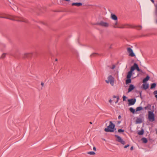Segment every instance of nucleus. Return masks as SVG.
I'll return each mask as SVG.
<instances>
[{
	"mask_svg": "<svg viewBox=\"0 0 157 157\" xmlns=\"http://www.w3.org/2000/svg\"><path fill=\"white\" fill-rule=\"evenodd\" d=\"M118 24V22L117 20L115 23H114V25H115L114 26V27L116 28H140V29H137L138 30H140L141 29L142 27L141 25H138V26H135L134 27H132L131 25H129V24H126L124 25V26L122 27H117L116 26V25H117Z\"/></svg>",
	"mask_w": 157,
	"mask_h": 157,
	"instance_id": "f257e3e1",
	"label": "nucleus"
},
{
	"mask_svg": "<svg viewBox=\"0 0 157 157\" xmlns=\"http://www.w3.org/2000/svg\"><path fill=\"white\" fill-rule=\"evenodd\" d=\"M115 125L112 122V121H109V124L107 128L105 129L104 130L106 132H113L115 130H116V128H115Z\"/></svg>",
	"mask_w": 157,
	"mask_h": 157,
	"instance_id": "f03ea898",
	"label": "nucleus"
},
{
	"mask_svg": "<svg viewBox=\"0 0 157 157\" xmlns=\"http://www.w3.org/2000/svg\"><path fill=\"white\" fill-rule=\"evenodd\" d=\"M107 78L108 80H106L105 81L107 83H109V82L112 86H113L114 84V78L111 75H110L108 76Z\"/></svg>",
	"mask_w": 157,
	"mask_h": 157,
	"instance_id": "7ed1b4c3",
	"label": "nucleus"
},
{
	"mask_svg": "<svg viewBox=\"0 0 157 157\" xmlns=\"http://www.w3.org/2000/svg\"><path fill=\"white\" fill-rule=\"evenodd\" d=\"M148 119L151 122H153L155 121V115L152 111H149L148 112Z\"/></svg>",
	"mask_w": 157,
	"mask_h": 157,
	"instance_id": "20e7f679",
	"label": "nucleus"
},
{
	"mask_svg": "<svg viewBox=\"0 0 157 157\" xmlns=\"http://www.w3.org/2000/svg\"><path fill=\"white\" fill-rule=\"evenodd\" d=\"M96 25L105 27H107L109 26V24L108 23L104 22L103 21H101L97 23Z\"/></svg>",
	"mask_w": 157,
	"mask_h": 157,
	"instance_id": "39448f33",
	"label": "nucleus"
},
{
	"mask_svg": "<svg viewBox=\"0 0 157 157\" xmlns=\"http://www.w3.org/2000/svg\"><path fill=\"white\" fill-rule=\"evenodd\" d=\"M114 136L117 138L116 140L121 143L122 144L124 145L125 144V141L121 138V137L117 135H115Z\"/></svg>",
	"mask_w": 157,
	"mask_h": 157,
	"instance_id": "423d86ee",
	"label": "nucleus"
},
{
	"mask_svg": "<svg viewBox=\"0 0 157 157\" xmlns=\"http://www.w3.org/2000/svg\"><path fill=\"white\" fill-rule=\"evenodd\" d=\"M127 51L129 53V56L132 57H134L135 56V55L134 53L133 50L131 48H127Z\"/></svg>",
	"mask_w": 157,
	"mask_h": 157,
	"instance_id": "0eeeda50",
	"label": "nucleus"
},
{
	"mask_svg": "<svg viewBox=\"0 0 157 157\" xmlns=\"http://www.w3.org/2000/svg\"><path fill=\"white\" fill-rule=\"evenodd\" d=\"M136 101V98H132L131 99H128V105H134Z\"/></svg>",
	"mask_w": 157,
	"mask_h": 157,
	"instance_id": "6e6552de",
	"label": "nucleus"
},
{
	"mask_svg": "<svg viewBox=\"0 0 157 157\" xmlns=\"http://www.w3.org/2000/svg\"><path fill=\"white\" fill-rule=\"evenodd\" d=\"M135 88V87L133 85L130 84L128 89V93L131 92L132 90L134 89Z\"/></svg>",
	"mask_w": 157,
	"mask_h": 157,
	"instance_id": "1a4fd4ad",
	"label": "nucleus"
},
{
	"mask_svg": "<svg viewBox=\"0 0 157 157\" xmlns=\"http://www.w3.org/2000/svg\"><path fill=\"white\" fill-rule=\"evenodd\" d=\"M132 72H133L130 70L128 72L126 77L127 78H131L132 75Z\"/></svg>",
	"mask_w": 157,
	"mask_h": 157,
	"instance_id": "9d476101",
	"label": "nucleus"
},
{
	"mask_svg": "<svg viewBox=\"0 0 157 157\" xmlns=\"http://www.w3.org/2000/svg\"><path fill=\"white\" fill-rule=\"evenodd\" d=\"M72 6H79L82 5V4L81 2L73 3L72 4Z\"/></svg>",
	"mask_w": 157,
	"mask_h": 157,
	"instance_id": "9b49d317",
	"label": "nucleus"
},
{
	"mask_svg": "<svg viewBox=\"0 0 157 157\" xmlns=\"http://www.w3.org/2000/svg\"><path fill=\"white\" fill-rule=\"evenodd\" d=\"M111 17L112 19L115 21H117V17L115 14H111Z\"/></svg>",
	"mask_w": 157,
	"mask_h": 157,
	"instance_id": "f8f14e48",
	"label": "nucleus"
},
{
	"mask_svg": "<svg viewBox=\"0 0 157 157\" xmlns=\"http://www.w3.org/2000/svg\"><path fill=\"white\" fill-rule=\"evenodd\" d=\"M142 86L143 88L145 90L147 89L149 87L148 84H143Z\"/></svg>",
	"mask_w": 157,
	"mask_h": 157,
	"instance_id": "ddd939ff",
	"label": "nucleus"
},
{
	"mask_svg": "<svg viewBox=\"0 0 157 157\" xmlns=\"http://www.w3.org/2000/svg\"><path fill=\"white\" fill-rule=\"evenodd\" d=\"M136 65V63H135L134 64V65H133V66H132L131 68H130V70L132 71V72H133L135 69H136V66H135V65Z\"/></svg>",
	"mask_w": 157,
	"mask_h": 157,
	"instance_id": "4468645a",
	"label": "nucleus"
},
{
	"mask_svg": "<svg viewBox=\"0 0 157 157\" xmlns=\"http://www.w3.org/2000/svg\"><path fill=\"white\" fill-rule=\"evenodd\" d=\"M154 6L155 7V14L156 16H157V3L154 4Z\"/></svg>",
	"mask_w": 157,
	"mask_h": 157,
	"instance_id": "2eb2a0df",
	"label": "nucleus"
},
{
	"mask_svg": "<svg viewBox=\"0 0 157 157\" xmlns=\"http://www.w3.org/2000/svg\"><path fill=\"white\" fill-rule=\"evenodd\" d=\"M144 130L142 129L140 130L138 132V134L139 135H142L144 134Z\"/></svg>",
	"mask_w": 157,
	"mask_h": 157,
	"instance_id": "dca6fc26",
	"label": "nucleus"
},
{
	"mask_svg": "<svg viewBox=\"0 0 157 157\" xmlns=\"http://www.w3.org/2000/svg\"><path fill=\"white\" fill-rule=\"evenodd\" d=\"M150 78V77L148 75H147L146 78H144L143 80V82H145L147 81L148 80H149V79Z\"/></svg>",
	"mask_w": 157,
	"mask_h": 157,
	"instance_id": "f3484780",
	"label": "nucleus"
},
{
	"mask_svg": "<svg viewBox=\"0 0 157 157\" xmlns=\"http://www.w3.org/2000/svg\"><path fill=\"white\" fill-rule=\"evenodd\" d=\"M143 142L144 143H147V139L145 137H143L141 139Z\"/></svg>",
	"mask_w": 157,
	"mask_h": 157,
	"instance_id": "a211bd4d",
	"label": "nucleus"
},
{
	"mask_svg": "<svg viewBox=\"0 0 157 157\" xmlns=\"http://www.w3.org/2000/svg\"><path fill=\"white\" fill-rule=\"evenodd\" d=\"M135 66H136V69L138 71H140L142 72V71L140 70L138 67V64L136 63V64H135Z\"/></svg>",
	"mask_w": 157,
	"mask_h": 157,
	"instance_id": "6ab92c4d",
	"label": "nucleus"
},
{
	"mask_svg": "<svg viewBox=\"0 0 157 157\" xmlns=\"http://www.w3.org/2000/svg\"><path fill=\"white\" fill-rule=\"evenodd\" d=\"M143 109V107L141 106L138 107L136 109V111L138 112L142 110Z\"/></svg>",
	"mask_w": 157,
	"mask_h": 157,
	"instance_id": "aec40b11",
	"label": "nucleus"
},
{
	"mask_svg": "<svg viewBox=\"0 0 157 157\" xmlns=\"http://www.w3.org/2000/svg\"><path fill=\"white\" fill-rule=\"evenodd\" d=\"M131 82V78H127L126 80V84H128V83H130Z\"/></svg>",
	"mask_w": 157,
	"mask_h": 157,
	"instance_id": "412c9836",
	"label": "nucleus"
},
{
	"mask_svg": "<svg viewBox=\"0 0 157 157\" xmlns=\"http://www.w3.org/2000/svg\"><path fill=\"white\" fill-rule=\"evenodd\" d=\"M156 84L155 83H153L151 85L150 88L151 89H153L155 88L156 86Z\"/></svg>",
	"mask_w": 157,
	"mask_h": 157,
	"instance_id": "4be33fe9",
	"label": "nucleus"
},
{
	"mask_svg": "<svg viewBox=\"0 0 157 157\" xmlns=\"http://www.w3.org/2000/svg\"><path fill=\"white\" fill-rule=\"evenodd\" d=\"M129 110L132 113H135V109H134L132 107H131L129 109Z\"/></svg>",
	"mask_w": 157,
	"mask_h": 157,
	"instance_id": "5701e85b",
	"label": "nucleus"
},
{
	"mask_svg": "<svg viewBox=\"0 0 157 157\" xmlns=\"http://www.w3.org/2000/svg\"><path fill=\"white\" fill-rule=\"evenodd\" d=\"M30 54H31L30 53H25L24 55V58H25L27 57H28L30 56Z\"/></svg>",
	"mask_w": 157,
	"mask_h": 157,
	"instance_id": "b1692460",
	"label": "nucleus"
},
{
	"mask_svg": "<svg viewBox=\"0 0 157 157\" xmlns=\"http://www.w3.org/2000/svg\"><path fill=\"white\" fill-rule=\"evenodd\" d=\"M136 121L138 123H141L142 122L141 119L140 118H137L136 120Z\"/></svg>",
	"mask_w": 157,
	"mask_h": 157,
	"instance_id": "393cba45",
	"label": "nucleus"
},
{
	"mask_svg": "<svg viewBox=\"0 0 157 157\" xmlns=\"http://www.w3.org/2000/svg\"><path fill=\"white\" fill-rule=\"evenodd\" d=\"M87 153L88 154H90V155H95V152H94V151H89V152H88Z\"/></svg>",
	"mask_w": 157,
	"mask_h": 157,
	"instance_id": "a878e982",
	"label": "nucleus"
},
{
	"mask_svg": "<svg viewBox=\"0 0 157 157\" xmlns=\"http://www.w3.org/2000/svg\"><path fill=\"white\" fill-rule=\"evenodd\" d=\"M0 18H4L7 19H10V20H15L14 19H12V18H9V17H3L0 16Z\"/></svg>",
	"mask_w": 157,
	"mask_h": 157,
	"instance_id": "bb28decb",
	"label": "nucleus"
},
{
	"mask_svg": "<svg viewBox=\"0 0 157 157\" xmlns=\"http://www.w3.org/2000/svg\"><path fill=\"white\" fill-rule=\"evenodd\" d=\"M118 132L119 133H122L124 132V130L121 129H119L118 130Z\"/></svg>",
	"mask_w": 157,
	"mask_h": 157,
	"instance_id": "cd10ccee",
	"label": "nucleus"
},
{
	"mask_svg": "<svg viewBox=\"0 0 157 157\" xmlns=\"http://www.w3.org/2000/svg\"><path fill=\"white\" fill-rule=\"evenodd\" d=\"M154 94L155 95V97L157 99V90H155L154 91Z\"/></svg>",
	"mask_w": 157,
	"mask_h": 157,
	"instance_id": "c85d7f7f",
	"label": "nucleus"
},
{
	"mask_svg": "<svg viewBox=\"0 0 157 157\" xmlns=\"http://www.w3.org/2000/svg\"><path fill=\"white\" fill-rule=\"evenodd\" d=\"M98 55V54L95 53H93L90 56L92 57L95 56L96 55Z\"/></svg>",
	"mask_w": 157,
	"mask_h": 157,
	"instance_id": "c756f323",
	"label": "nucleus"
},
{
	"mask_svg": "<svg viewBox=\"0 0 157 157\" xmlns=\"http://www.w3.org/2000/svg\"><path fill=\"white\" fill-rule=\"evenodd\" d=\"M19 21H22V22H28V21L27 20L25 19H23L22 20Z\"/></svg>",
	"mask_w": 157,
	"mask_h": 157,
	"instance_id": "7c9ffc66",
	"label": "nucleus"
},
{
	"mask_svg": "<svg viewBox=\"0 0 157 157\" xmlns=\"http://www.w3.org/2000/svg\"><path fill=\"white\" fill-rule=\"evenodd\" d=\"M5 54H3L1 56V58L2 59L4 58L5 57Z\"/></svg>",
	"mask_w": 157,
	"mask_h": 157,
	"instance_id": "2f4dec72",
	"label": "nucleus"
},
{
	"mask_svg": "<svg viewBox=\"0 0 157 157\" xmlns=\"http://www.w3.org/2000/svg\"><path fill=\"white\" fill-rule=\"evenodd\" d=\"M127 98V97L125 96H123V101H126V99Z\"/></svg>",
	"mask_w": 157,
	"mask_h": 157,
	"instance_id": "473e14b6",
	"label": "nucleus"
},
{
	"mask_svg": "<svg viewBox=\"0 0 157 157\" xmlns=\"http://www.w3.org/2000/svg\"><path fill=\"white\" fill-rule=\"evenodd\" d=\"M129 146V144H128L127 145L125 146L124 147V148H126L128 147Z\"/></svg>",
	"mask_w": 157,
	"mask_h": 157,
	"instance_id": "72a5a7b5",
	"label": "nucleus"
},
{
	"mask_svg": "<svg viewBox=\"0 0 157 157\" xmlns=\"http://www.w3.org/2000/svg\"><path fill=\"white\" fill-rule=\"evenodd\" d=\"M119 97L117 96V101L115 102L116 103H117L119 101Z\"/></svg>",
	"mask_w": 157,
	"mask_h": 157,
	"instance_id": "f704fd0d",
	"label": "nucleus"
},
{
	"mask_svg": "<svg viewBox=\"0 0 157 157\" xmlns=\"http://www.w3.org/2000/svg\"><path fill=\"white\" fill-rule=\"evenodd\" d=\"M139 93L140 94V97L141 98H142V96H141V92L140 91L139 92Z\"/></svg>",
	"mask_w": 157,
	"mask_h": 157,
	"instance_id": "c9c22d12",
	"label": "nucleus"
},
{
	"mask_svg": "<svg viewBox=\"0 0 157 157\" xmlns=\"http://www.w3.org/2000/svg\"><path fill=\"white\" fill-rule=\"evenodd\" d=\"M115 66L114 65H113L112 67V68H111L112 69H113L115 68Z\"/></svg>",
	"mask_w": 157,
	"mask_h": 157,
	"instance_id": "e433bc0d",
	"label": "nucleus"
},
{
	"mask_svg": "<svg viewBox=\"0 0 157 157\" xmlns=\"http://www.w3.org/2000/svg\"><path fill=\"white\" fill-rule=\"evenodd\" d=\"M93 150L94 151H96V148L95 147H93Z\"/></svg>",
	"mask_w": 157,
	"mask_h": 157,
	"instance_id": "4c0bfd02",
	"label": "nucleus"
},
{
	"mask_svg": "<svg viewBox=\"0 0 157 157\" xmlns=\"http://www.w3.org/2000/svg\"><path fill=\"white\" fill-rule=\"evenodd\" d=\"M150 0L151 1V2H152V3L153 4H155V2H154V0Z\"/></svg>",
	"mask_w": 157,
	"mask_h": 157,
	"instance_id": "58836bf2",
	"label": "nucleus"
},
{
	"mask_svg": "<svg viewBox=\"0 0 157 157\" xmlns=\"http://www.w3.org/2000/svg\"><path fill=\"white\" fill-rule=\"evenodd\" d=\"M41 85L42 86H44V83L43 82H41Z\"/></svg>",
	"mask_w": 157,
	"mask_h": 157,
	"instance_id": "ea45409f",
	"label": "nucleus"
},
{
	"mask_svg": "<svg viewBox=\"0 0 157 157\" xmlns=\"http://www.w3.org/2000/svg\"><path fill=\"white\" fill-rule=\"evenodd\" d=\"M133 149V146H132L130 148V150H132Z\"/></svg>",
	"mask_w": 157,
	"mask_h": 157,
	"instance_id": "a19ab883",
	"label": "nucleus"
},
{
	"mask_svg": "<svg viewBox=\"0 0 157 157\" xmlns=\"http://www.w3.org/2000/svg\"><path fill=\"white\" fill-rule=\"evenodd\" d=\"M121 123V121H117V124H120V123Z\"/></svg>",
	"mask_w": 157,
	"mask_h": 157,
	"instance_id": "79ce46f5",
	"label": "nucleus"
},
{
	"mask_svg": "<svg viewBox=\"0 0 157 157\" xmlns=\"http://www.w3.org/2000/svg\"><path fill=\"white\" fill-rule=\"evenodd\" d=\"M117 96H115V95H114V96H113V98H117Z\"/></svg>",
	"mask_w": 157,
	"mask_h": 157,
	"instance_id": "37998d69",
	"label": "nucleus"
},
{
	"mask_svg": "<svg viewBox=\"0 0 157 157\" xmlns=\"http://www.w3.org/2000/svg\"><path fill=\"white\" fill-rule=\"evenodd\" d=\"M109 102H110V103H111L112 102V100L111 99H110L109 101Z\"/></svg>",
	"mask_w": 157,
	"mask_h": 157,
	"instance_id": "c03bdc74",
	"label": "nucleus"
},
{
	"mask_svg": "<svg viewBox=\"0 0 157 157\" xmlns=\"http://www.w3.org/2000/svg\"><path fill=\"white\" fill-rule=\"evenodd\" d=\"M121 117V115H119L118 117V118L119 119H120Z\"/></svg>",
	"mask_w": 157,
	"mask_h": 157,
	"instance_id": "a18cd8bd",
	"label": "nucleus"
},
{
	"mask_svg": "<svg viewBox=\"0 0 157 157\" xmlns=\"http://www.w3.org/2000/svg\"><path fill=\"white\" fill-rule=\"evenodd\" d=\"M55 60H56V61H57V59H56Z\"/></svg>",
	"mask_w": 157,
	"mask_h": 157,
	"instance_id": "49530a36",
	"label": "nucleus"
},
{
	"mask_svg": "<svg viewBox=\"0 0 157 157\" xmlns=\"http://www.w3.org/2000/svg\"><path fill=\"white\" fill-rule=\"evenodd\" d=\"M90 123L91 124H92V123L91 122H90Z\"/></svg>",
	"mask_w": 157,
	"mask_h": 157,
	"instance_id": "de8ad7c7",
	"label": "nucleus"
},
{
	"mask_svg": "<svg viewBox=\"0 0 157 157\" xmlns=\"http://www.w3.org/2000/svg\"><path fill=\"white\" fill-rule=\"evenodd\" d=\"M156 22L157 23V20H156Z\"/></svg>",
	"mask_w": 157,
	"mask_h": 157,
	"instance_id": "09e8293b",
	"label": "nucleus"
}]
</instances>
